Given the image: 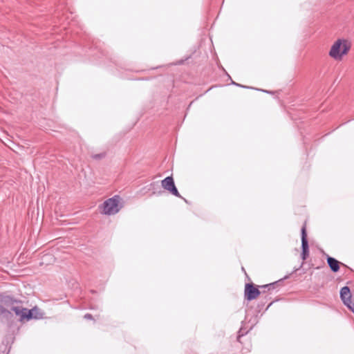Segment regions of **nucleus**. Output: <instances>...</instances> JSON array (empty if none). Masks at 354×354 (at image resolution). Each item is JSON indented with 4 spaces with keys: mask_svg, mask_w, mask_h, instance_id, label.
Listing matches in <instances>:
<instances>
[{
    "mask_svg": "<svg viewBox=\"0 0 354 354\" xmlns=\"http://www.w3.org/2000/svg\"><path fill=\"white\" fill-rule=\"evenodd\" d=\"M326 261L332 272H337L339 270V266L342 264V263H340L336 259L327 255ZM342 265L344 264L342 263Z\"/></svg>",
    "mask_w": 354,
    "mask_h": 354,
    "instance_id": "9",
    "label": "nucleus"
},
{
    "mask_svg": "<svg viewBox=\"0 0 354 354\" xmlns=\"http://www.w3.org/2000/svg\"><path fill=\"white\" fill-rule=\"evenodd\" d=\"M11 310L19 317L20 322L29 321L30 319H39L43 317L40 310L35 306L31 309L24 308L22 306H12Z\"/></svg>",
    "mask_w": 354,
    "mask_h": 354,
    "instance_id": "1",
    "label": "nucleus"
},
{
    "mask_svg": "<svg viewBox=\"0 0 354 354\" xmlns=\"http://www.w3.org/2000/svg\"><path fill=\"white\" fill-rule=\"evenodd\" d=\"M283 279H281L275 282L270 283L260 286L261 288L264 289L262 291V293L266 292V289H267L268 291H269L270 290L275 289L279 284H280L283 282Z\"/></svg>",
    "mask_w": 354,
    "mask_h": 354,
    "instance_id": "10",
    "label": "nucleus"
},
{
    "mask_svg": "<svg viewBox=\"0 0 354 354\" xmlns=\"http://www.w3.org/2000/svg\"><path fill=\"white\" fill-rule=\"evenodd\" d=\"M104 156V155L103 153H99V154H95L93 158L94 159H96V160H98V159H100L102 158H103Z\"/></svg>",
    "mask_w": 354,
    "mask_h": 354,
    "instance_id": "13",
    "label": "nucleus"
},
{
    "mask_svg": "<svg viewBox=\"0 0 354 354\" xmlns=\"http://www.w3.org/2000/svg\"><path fill=\"white\" fill-rule=\"evenodd\" d=\"M244 334L241 332V329L239 331L238 340H239L240 337L243 336Z\"/></svg>",
    "mask_w": 354,
    "mask_h": 354,
    "instance_id": "15",
    "label": "nucleus"
},
{
    "mask_svg": "<svg viewBox=\"0 0 354 354\" xmlns=\"http://www.w3.org/2000/svg\"><path fill=\"white\" fill-rule=\"evenodd\" d=\"M301 259L306 260L309 256V245L307 239V232L306 224L303 225L301 230Z\"/></svg>",
    "mask_w": 354,
    "mask_h": 354,
    "instance_id": "5",
    "label": "nucleus"
},
{
    "mask_svg": "<svg viewBox=\"0 0 354 354\" xmlns=\"http://www.w3.org/2000/svg\"><path fill=\"white\" fill-rule=\"evenodd\" d=\"M272 302H270L268 306L266 307V310H267L271 305H272Z\"/></svg>",
    "mask_w": 354,
    "mask_h": 354,
    "instance_id": "17",
    "label": "nucleus"
},
{
    "mask_svg": "<svg viewBox=\"0 0 354 354\" xmlns=\"http://www.w3.org/2000/svg\"><path fill=\"white\" fill-rule=\"evenodd\" d=\"M161 185L165 189L167 190L172 195L178 198H183L179 194L171 176H167L163 179L161 181Z\"/></svg>",
    "mask_w": 354,
    "mask_h": 354,
    "instance_id": "4",
    "label": "nucleus"
},
{
    "mask_svg": "<svg viewBox=\"0 0 354 354\" xmlns=\"http://www.w3.org/2000/svg\"><path fill=\"white\" fill-rule=\"evenodd\" d=\"M261 292L252 283H246L245 286L244 297L248 301L255 299Z\"/></svg>",
    "mask_w": 354,
    "mask_h": 354,
    "instance_id": "7",
    "label": "nucleus"
},
{
    "mask_svg": "<svg viewBox=\"0 0 354 354\" xmlns=\"http://www.w3.org/2000/svg\"><path fill=\"white\" fill-rule=\"evenodd\" d=\"M269 299H270V297H269ZM268 298V295H266L265 297V299L263 301H261L259 304H258V306H257V313H260L261 310L263 308L266 303L267 302Z\"/></svg>",
    "mask_w": 354,
    "mask_h": 354,
    "instance_id": "12",
    "label": "nucleus"
},
{
    "mask_svg": "<svg viewBox=\"0 0 354 354\" xmlns=\"http://www.w3.org/2000/svg\"><path fill=\"white\" fill-rule=\"evenodd\" d=\"M263 92H266V93H271L270 91H264V90H262Z\"/></svg>",
    "mask_w": 354,
    "mask_h": 354,
    "instance_id": "19",
    "label": "nucleus"
},
{
    "mask_svg": "<svg viewBox=\"0 0 354 354\" xmlns=\"http://www.w3.org/2000/svg\"><path fill=\"white\" fill-rule=\"evenodd\" d=\"M340 298L343 304L346 306L349 310L353 308L354 304L351 302V294L350 288L348 286H344L340 290Z\"/></svg>",
    "mask_w": 354,
    "mask_h": 354,
    "instance_id": "8",
    "label": "nucleus"
},
{
    "mask_svg": "<svg viewBox=\"0 0 354 354\" xmlns=\"http://www.w3.org/2000/svg\"><path fill=\"white\" fill-rule=\"evenodd\" d=\"M1 316L6 319H9L12 317V313L10 310L0 304V317Z\"/></svg>",
    "mask_w": 354,
    "mask_h": 354,
    "instance_id": "11",
    "label": "nucleus"
},
{
    "mask_svg": "<svg viewBox=\"0 0 354 354\" xmlns=\"http://www.w3.org/2000/svg\"><path fill=\"white\" fill-rule=\"evenodd\" d=\"M0 302L6 307H10V309L12 306H21L23 304L21 300L5 293L0 294Z\"/></svg>",
    "mask_w": 354,
    "mask_h": 354,
    "instance_id": "6",
    "label": "nucleus"
},
{
    "mask_svg": "<svg viewBox=\"0 0 354 354\" xmlns=\"http://www.w3.org/2000/svg\"><path fill=\"white\" fill-rule=\"evenodd\" d=\"M232 84H234V85H236V86H241V87H243V88H245V87H246V86H242V85H241V84H237V83H236V82H232Z\"/></svg>",
    "mask_w": 354,
    "mask_h": 354,
    "instance_id": "16",
    "label": "nucleus"
},
{
    "mask_svg": "<svg viewBox=\"0 0 354 354\" xmlns=\"http://www.w3.org/2000/svg\"><path fill=\"white\" fill-rule=\"evenodd\" d=\"M351 310L353 312V313L354 314V306H353V308H351Z\"/></svg>",
    "mask_w": 354,
    "mask_h": 354,
    "instance_id": "18",
    "label": "nucleus"
},
{
    "mask_svg": "<svg viewBox=\"0 0 354 354\" xmlns=\"http://www.w3.org/2000/svg\"><path fill=\"white\" fill-rule=\"evenodd\" d=\"M102 213L106 215L115 214L120 211L119 196H115L106 200L102 205Z\"/></svg>",
    "mask_w": 354,
    "mask_h": 354,
    "instance_id": "3",
    "label": "nucleus"
},
{
    "mask_svg": "<svg viewBox=\"0 0 354 354\" xmlns=\"http://www.w3.org/2000/svg\"><path fill=\"white\" fill-rule=\"evenodd\" d=\"M351 48L350 44L345 39H337L331 46L329 55L335 60H341Z\"/></svg>",
    "mask_w": 354,
    "mask_h": 354,
    "instance_id": "2",
    "label": "nucleus"
},
{
    "mask_svg": "<svg viewBox=\"0 0 354 354\" xmlns=\"http://www.w3.org/2000/svg\"><path fill=\"white\" fill-rule=\"evenodd\" d=\"M84 319H93V316L91 314H89V313H86L84 315Z\"/></svg>",
    "mask_w": 354,
    "mask_h": 354,
    "instance_id": "14",
    "label": "nucleus"
}]
</instances>
